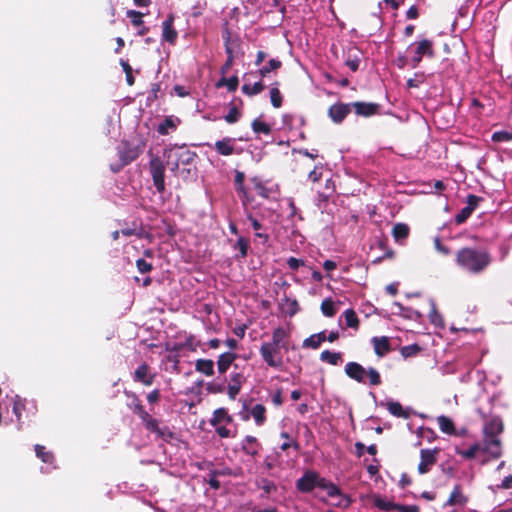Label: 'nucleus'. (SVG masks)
<instances>
[{"instance_id":"obj_1","label":"nucleus","mask_w":512,"mask_h":512,"mask_svg":"<svg viewBox=\"0 0 512 512\" xmlns=\"http://www.w3.org/2000/svg\"><path fill=\"white\" fill-rule=\"evenodd\" d=\"M456 263L471 274H480L491 263V256L486 250L465 247L456 255Z\"/></svg>"},{"instance_id":"obj_2","label":"nucleus","mask_w":512,"mask_h":512,"mask_svg":"<svg viewBox=\"0 0 512 512\" xmlns=\"http://www.w3.org/2000/svg\"><path fill=\"white\" fill-rule=\"evenodd\" d=\"M166 164L174 174L190 173V169H180L181 166L191 165L196 157V153L185 146H172L164 150Z\"/></svg>"},{"instance_id":"obj_3","label":"nucleus","mask_w":512,"mask_h":512,"mask_svg":"<svg viewBox=\"0 0 512 512\" xmlns=\"http://www.w3.org/2000/svg\"><path fill=\"white\" fill-rule=\"evenodd\" d=\"M346 375L357 381L358 383L368 384L371 386H378L381 384V377L379 372L369 367L365 369L362 365L357 362H348L345 366Z\"/></svg>"},{"instance_id":"obj_4","label":"nucleus","mask_w":512,"mask_h":512,"mask_svg":"<svg viewBox=\"0 0 512 512\" xmlns=\"http://www.w3.org/2000/svg\"><path fill=\"white\" fill-rule=\"evenodd\" d=\"M238 415L242 421L253 419L255 425L258 427L263 426L267 421L266 407L259 403L252 405V400L250 402L246 400L243 401L242 408Z\"/></svg>"},{"instance_id":"obj_5","label":"nucleus","mask_w":512,"mask_h":512,"mask_svg":"<svg viewBox=\"0 0 512 512\" xmlns=\"http://www.w3.org/2000/svg\"><path fill=\"white\" fill-rule=\"evenodd\" d=\"M407 51L411 54L410 66L412 68H416L424 56L434 57L433 42L429 39H421L410 44Z\"/></svg>"},{"instance_id":"obj_6","label":"nucleus","mask_w":512,"mask_h":512,"mask_svg":"<svg viewBox=\"0 0 512 512\" xmlns=\"http://www.w3.org/2000/svg\"><path fill=\"white\" fill-rule=\"evenodd\" d=\"M316 487L323 489L327 492V495L331 498H338V501L335 503V506L340 508H347L351 504V499L349 496L342 493L340 488L334 484L333 482L320 477L317 473Z\"/></svg>"},{"instance_id":"obj_7","label":"nucleus","mask_w":512,"mask_h":512,"mask_svg":"<svg viewBox=\"0 0 512 512\" xmlns=\"http://www.w3.org/2000/svg\"><path fill=\"white\" fill-rule=\"evenodd\" d=\"M282 349L283 348L269 342H263L260 346V355L269 367L279 369L283 366Z\"/></svg>"},{"instance_id":"obj_8","label":"nucleus","mask_w":512,"mask_h":512,"mask_svg":"<svg viewBox=\"0 0 512 512\" xmlns=\"http://www.w3.org/2000/svg\"><path fill=\"white\" fill-rule=\"evenodd\" d=\"M246 378L243 370L239 368L237 364L233 365V370L230 372L228 378H226L227 394L230 399H235L240 393V390L245 383Z\"/></svg>"},{"instance_id":"obj_9","label":"nucleus","mask_w":512,"mask_h":512,"mask_svg":"<svg viewBox=\"0 0 512 512\" xmlns=\"http://www.w3.org/2000/svg\"><path fill=\"white\" fill-rule=\"evenodd\" d=\"M145 428L154 433L158 438L163 439L165 441H169L173 438L172 431L167 426H160V423L157 419L150 416L149 413H146L145 417L140 418Z\"/></svg>"},{"instance_id":"obj_10","label":"nucleus","mask_w":512,"mask_h":512,"mask_svg":"<svg viewBox=\"0 0 512 512\" xmlns=\"http://www.w3.org/2000/svg\"><path fill=\"white\" fill-rule=\"evenodd\" d=\"M149 169L156 190L159 193H163L165 191V167L161 159L159 157L152 158L149 162Z\"/></svg>"},{"instance_id":"obj_11","label":"nucleus","mask_w":512,"mask_h":512,"mask_svg":"<svg viewBox=\"0 0 512 512\" xmlns=\"http://www.w3.org/2000/svg\"><path fill=\"white\" fill-rule=\"evenodd\" d=\"M120 162L111 164L110 168L113 172H119L124 166L132 162L138 157L136 148L131 147L128 142H123L118 151Z\"/></svg>"},{"instance_id":"obj_12","label":"nucleus","mask_w":512,"mask_h":512,"mask_svg":"<svg viewBox=\"0 0 512 512\" xmlns=\"http://www.w3.org/2000/svg\"><path fill=\"white\" fill-rule=\"evenodd\" d=\"M235 143V138L224 137L214 143V149L221 156H230L233 154L239 155L242 153V149L237 148Z\"/></svg>"},{"instance_id":"obj_13","label":"nucleus","mask_w":512,"mask_h":512,"mask_svg":"<svg viewBox=\"0 0 512 512\" xmlns=\"http://www.w3.org/2000/svg\"><path fill=\"white\" fill-rule=\"evenodd\" d=\"M437 449H422L420 451V463L418 472L420 474L428 473L431 467L436 463Z\"/></svg>"},{"instance_id":"obj_14","label":"nucleus","mask_w":512,"mask_h":512,"mask_svg":"<svg viewBox=\"0 0 512 512\" xmlns=\"http://www.w3.org/2000/svg\"><path fill=\"white\" fill-rule=\"evenodd\" d=\"M241 451L251 457L259 455L262 445L255 436L246 435L241 441Z\"/></svg>"},{"instance_id":"obj_15","label":"nucleus","mask_w":512,"mask_h":512,"mask_svg":"<svg viewBox=\"0 0 512 512\" xmlns=\"http://www.w3.org/2000/svg\"><path fill=\"white\" fill-rule=\"evenodd\" d=\"M175 17L173 14H169L168 17L162 23V40L170 44H175L178 32L175 30L174 24Z\"/></svg>"},{"instance_id":"obj_16","label":"nucleus","mask_w":512,"mask_h":512,"mask_svg":"<svg viewBox=\"0 0 512 512\" xmlns=\"http://www.w3.org/2000/svg\"><path fill=\"white\" fill-rule=\"evenodd\" d=\"M317 472L306 471L296 482V488L303 493H309L316 487Z\"/></svg>"},{"instance_id":"obj_17","label":"nucleus","mask_w":512,"mask_h":512,"mask_svg":"<svg viewBox=\"0 0 512 512\" xmlns=\"http://www.w3.org/2000/svg\"><path fill=\"white\" fill-rule=\"evenodd\" d=\"M155 379V374L151 372L150 367L143 363L141 364L133 374V380L135 382L142 383L145 386H150L153 384Z\"/></svg>"},{"instance_id":"obj_18","label":"nucleus","mask_w":512,"mask_h":512,"mask_svg":"<svg viewBox=\"0 0 512 512\" xmlns=\"http://www.w3.org/2000/svg\"><path fill=\"white\" fill-rule=\"evenodd\" d=\"M482 453L489 454L492 458H499L502 455L501 442L498 437H484Z\"/></svg>"},{"instance_id":"obj_19","label":"nucleus","mask_w":512,"mask_h":512,"mask_svg":"<svg viewBox=\"0 0 512 512\" xmlns=\"http://www.w3.org/2000/svg\"><path fill=\"white\" fill-rule=\"evenodd\" d=\"M351 104L336 103L328 110V115L335 123H341L351 111Z\"/></svg>"},{"instance_id":"obj_20","label":"nucleus","mask_w":512,"mask_h":512,"mask_svg":"<svg viewBox=\"0 0 512 512\" xmlns=\"http://www.w3.org/2000/svg\"><path fill=\"white\" fill-rule=\"evenodd\" d=\"M223 40L225 46V52L227 56L236 57L240 49V41L237 37H233L228 29L223 32Z\"/></svg>"},{"instance_id":"obj_21","label":"nucleus","mask_w":512,"mask_h":512,"mask_svg":"<svg viewBox=\"0 0 512 512\" xmlns=\"http://www.w3.org/2000/svg\"><path fill=\"white\" fill-rule=\"evenodd\" d=\"M468 496H466L463 491L462 487L460 485H455L453 487V490L450 493L449 498L444 504V507L447 506H465L468 502Z\"/></svg>"},{"instance_id":"obj_22","label":"nucleus","mask_w":512,"mask_h":512,"mask_svg":"<svg viewBox=\"0 0 512 512\" xmlns=\"http://www.w3.org/2000/svg\"><path fill=\"white\" fill-rule=\"evenodd\" d=\"M503 431V422L500 417L494 416L488 419L484 425V437H498Z\"/></svg>"},{"instance_id":"obj_23","label":"nucleus","mask_w":512,"mask_h":512,"mask_svg":"<svg viewBox=\"0 0 512 512\" xmlns=\"http://www.w3.org/2000/svg\"><path fill=\"white\" fill-rule=\"evenodd\" d=\"M251 182L253 183L258 195L265 199L270 198L278 190L277 185L268 187L259 177H253Z\"/></svg>"},{"instance_id":"obj_24","label":"nucleus","mask_w":512,"mask_h":512,"mask_svg":"<svg viewBox=\"0 0 512 512\" xmlns=\"http://www.w3.org/2000/svg\"><path fill=\"white\" fill-rule=\"evenodd\" d=\"M371 343L378 357L385 356L391 350L390 341L387 336H375L371 339Z\"/></svg>"},{"instance_id":"obj_25","label":"nucleus","mask_w":512,"mask_h":512,"mask_svg":"<svg viewBox=\"0 0 512 512\" xmlns=\"http://www.w3.org/2000/svg\"><path fill=\"white\" fill-rule=\"evenodd\" d=\"M237 355L234 352H225L217 359V370L219 374H225L234 363Z\"/></svg>"},{"instance_id":"obj_26","label":"nucleus","mask_w":512,"mask_h":512,"mask_svg":"<svg viewBox=\"0 0 512 512\" xmlns=\"http://www.w3.org/2000/svg\"><path fill=\"white\" fill-rule=\"evenodd\" d=\"M392 313L400 315V316H402L406 319H410V320H418L422 317V314L420 312H418L412 308L404 307L399 302L393 303Z\"/></svg>"},{"instance_id":"obj_27","label":"nucleus","mask_w":512,"mask_h":512,"mask_svg":"<svg viewBox=\"0 0 512 512\" xmlns=\"http://www.w3.org/2000/svg\"><path fill=\"white\" fill-rule=\"evenodd\" d=\"M351 106L354 108L357 115L365 117L374 115L378 109V105L374 103L354 102L351 103Z\"/></svg>"},{"instance_id":"obj_28","label":"nucleus","mask_w":512,"mask_h":512,"mask_svg":"<svg viewBox=\"0 0 512 512\" xmlns=\"http://www.w3.org/2000/svg\"><path fill=\"white\" fill-rule=\"evenodd\" d=\"M287 337H288V332L286 331V329L283 327H277L273 330L272 339H271V341H269V343H271L273 345H277V346L283 348L284 350H287L288 349L287 341H286Z\"/></svg>"},{"instance_id":"obj_29","label":"nucleus","mask_w":512,"mask_h":512,"mask_svg":"<svg viewBox=\"0 0 512 512\" xmlns=\"http://www.w3.org/2000/svg\"><path fill=\"white\" fill-rule=\"evenodd\" d=\"M455 452L457 455L471 460L480 455L482 453V445L480 443H474L470 445L467 449H461L459 447L455 448Z\"/></svg>"},{"instance_id":"obj_30","label":"nucleus","mask_w":512,"mask_h":512,"mask_svg":"<svg viewBox=\"0 0 512 512\" xmlns=\"http://www.w3.org/2000/svg\"><path fill=\"white\" fill-rule=\"evenodd\" d=\"M179 123L180 120L177 117L168 116L158 124L157 131L161 135H167L170 131L175 130Z\"/></svg>"},{"instance_id":"obj_31","label":"nucleus","mask_w":512,"mask_h":512,"mask_svg":"<svg viewBox=\"0 0 512 512\" xmlns=\"http://www.w3.org/2000/svg\"><path fill=\"white\" fill-rule=\"evenodd\" d=\"M437 423L439 425L440 430L443 433H446L449 435H460V433L456 432L454 423L449 417H447L445 415H440L437 417ZM463 433H464V430L461 431V434H463Z\"/></svg>"},{"instance_id":"obj_32","label":"nucleus","mask_w":512,"mask_h":512,"mask_svg":"<svg viewBox=\"0 0 512 512\" xmlns=\"http://www.w3.org/2000/svg\"><path fill=\"white\" fill-rule=\"evenodd\" d=\"M232 422V417L228 414L226 409L218 408L214 411L212 418L210 419V424L212 426L222 425V424H230Z\"/></svg>"},{"instance_id":"obj_33","label":"nucleus","mask_w":512,"mask_h":512,"mask_svg":"<svg viewBox=\"0 0 512 512\" xmlns=\"http://www.w3.org/2000/svg\"><path fill=\"white\" fill-rule=\"evenodd\" d=\"M244 179H245L244 173L240 172V171H237L236 174H235V187H236V191L238 192V194L242 198L243 203L246 204L247 202H250L251 199L249 198L248 192H247V190H246V188L244 186Z\"/></svg>"},{"instance_id":"obj_34","label":"nucleus","mask_w":512,"mask_h":512,"mask_svg":"<svg viewBox=\"0 0 512 512\" xmlns=\"http://www.w3.org/2000/svg\"><path fill=\"white\" fill-rule=\"evenodd\" d=\"M195 370L206 376H213L214 362L210 359H198L195 362Z\"/></svg>"},{"instance_id":"obj_35","label":"nucleus","mask_w":512,"mask_h":512,"mask_svg":"<svg viewBox=\"0 0 512 512\" xmlns=\"http://www.w3.org/2000/svg\"><path fill=\"white\" fill-rule=\"evenodd\" d=\"M387 410L396 417H401L407 419L409 417V411L405 410L399 402L396 401H387L386 403Z\"/></svg>"},{"instance_id":"obj_36","label":"nucleus","mask_w":512,"mask_h":512,"mask_svg":"<svg viewBox=\"0 0 512 512\" xmlns=\"http://www.w3.org/2000/svg\"><path fill=\"white\" fill-rule=\"evenodd\" d=\"M127 395L132 398L131 402L128 404L129 409L137 414L139 418L145 417L148 412L144 409L138 396L135 393H127Z\"/></svg>"},{"instance_id":"obj_37","label":"nucleus","mask_w":512,"mask_h":512,"mask_svg":"<svg viewBox=\"0 0 512 512\" xmlns=\"http://www.w3.org/2000/svg\"><path fill=\"white\" fill-rule=\"evenodd\" d=\"M320 360L330 365H338L342 362V354L340 352H333L330 350H324L320 354Z\"/></svg>"},{"instance_id":"obj_38","label":"nucleus","mask_w":512,"mask_h":512,"mask_svg":"<svg viewBox=\"0 0 512 512\" xmlns=\"http://www.w3.org/2000/svg\"><path fill=\"white\" fill-rule=\"evenodd\" d=\"M207 391L209 393L218 394V393H227V384H226V378L220 379L216 378L213 381L207 383L206 387Z\"/></svg>"},{"instance_id":"obj_39","label":"nucleus","mask_w":512,"mask_h":512,"mask_svg":"<svg viewBox=\"0 0 512 512\" xmlns=\"http://www.w3.org/2000/svg\"><path fill=\"white\" fill-rule=\"evenodd\" d=\"M247 219L250 221L251 226L255 231V236L261 239L263 243H267L269 240V235L260 231L262 229V224L256 218H254L251 213L247 215Z\"/></svg>"},{"instance_id":"obj_40","label":"nucleus","mask_w":512,"mask_h":512,"mask_svg":"<svg viewBox=\"0 0 512 512\" xmlns=\"http://www.w3.org/2000/svg\"><path fill=\"white\" fill-rule=\"evenodd\" d=\"M373 503L379 510L386 512L394 511L396 507V503L381 496L375 497Z\"/></svg>"},{"instance_id":"obj_41","label":"nucleus","mask_w":512,"mask_h":512,"mask_svg":"<svg viewBox=\"0 0 512 512\" xmlns=\"http://www.w3.org/2000/svg\"><path fill=\"white\" fill-rule=\"evenodd\" d=\"M430 306H431V311L429 313V320H430V322L433 325H435L436 327L443 328L444 327L443 318L440 315V313L437 311L436 304H435L434 300H432V299L430 300Z\"/></svg>"},{"instance_id":"obj_42","label":"nucleus","mask_w":512,"mask_h":512,"mask_svg":"<svg viewBox=\"0 0 512 512\" xmlns=\"http://www.w3.org/2000/svg\"><path fill=\"white\" fill-rule=\"evenodd\" d=\"M264 89V85L261 81H257L254 84L245 83L242 86V92L248 96H253L261 93Z\"/></svg>"},{"instance_id":"obj_43","label":"nucleus","mask_w":512,"mask_h":512,"mask_svg":"<svg viewBox=\"0 0 512 512\" xmlns=\"http://www.w3.org/2000/svg\"><path fill=\"white\" fill-rule=\"evenodd\" d=\"M252 130L256 134L269 135L271 133V127L259 118H256L251 124Z\"/></svg>"},{"instance_id":"obj_44","label":"nucleus","mask_w":512,"mask_h":512,"mask_svg":"<svg viewBox=\"0 0 512 512\" xmlns=\"http://www.w3.org/2000/svg\"><path fill=\"white\" fill-rule=\"evenodd\" d=\"M344 318L346 326L355 330L359 327V319L353 309H347L344 311Z\"/></svg>"},{"instance_id":"obj_45","label":"nucleus","mask_w":512,"mask_h":512,"mask_svg":"<svg viewBox=\"0 0 512 512\" xmlns=\"http://www.w3.org/2000/svg\"><path fill=\"white\" fill-rule=\"evenodd\" d=\"M270 101L275 108H279L282 105L283 97L277 82L270 88Z\"/></svg>"},{"instance_id":"obj_46","label":"nucleus","mask_w":512,"mask_h":512,"mask_svg":"<svg viewBox=\"0 0 512 512\" xmlns=\"http://www.w3.org/2000/svg\"><path fill=\"white\" fill-rule=\"evenodd\" d=\"M282 63L278 59H270L267 65H264L259 69V75L266 77L271 71H275L281 67Z\"/></svg>"},{"instance_id":"obj_47","label":"nucleus","mask_w":512,"mask_h":512,"mask_svg":"<svg viewBox=\"0 0 512 512\" xmlns=\"http://www.w3.org/2000/svg\"><path fill=\"white\" fill-rule=\"evenodd\" d=\"M392 234L395 240L404 239L409 234V227L404 223H397L393 227Z\"/></svg>"},{"instance_id":"obj_48","label":"nucleus","mask_w":512,"mask_h":512,"mask_svg":"<svg viewBox=\"0 0 512 512\" xmlns=\"http://www.w3.org/2000/svg\"><path fill=\"white\" fill-rule=\"evenodd\" d=\"M35 452L37 457H39L45 463H52L54 460V456L51 452L45 451V447L39 444L35 445Z\"/></svg>"},{"instance_id":"obj_49","label":"nucleus","mask_w":512,"mask_h":512,"mask_svg":"<svg viewBox=\"0 0 512 512\" xmlns=\"http://www.w3.org/2000/svg\"><path fill=\"white\" fill-rule=\"evenodd\" d=\"M238 83V77L231 76L230 78H221L217 83V87L226 86L229 91H235L238 87Z\"/></svg>"},{"instance_id":"obj_50","label":"nucleus","mask_w":512,"mask_h":512,"mask_svg":"<svg viewBox=\"0 0 512 512\" xmlns=\"http://www.w3.org/2000/svg\"><path fill=\"white\" fill-rule=\"evenodd\" d=\"M280 436H281V438L285 439V441L280 446V449L282 451H286L290 447H293L295 451L299 450V448H300L299 444L295 440L291 439L287 432H284V431L281 432Z\"/></svg>"},{"instance_id":"obj_51","label":"nucleus","mask_w":512,"mask_h":512,"mask_svg":"<svg viewBox=\"0 0 512 512\" xmlns=\"http://www.w3.org/2000/svg\"><path fill=\"white\" fill-rule=\"evenodd\" d=\"M321 311L326 317H333L336 313L334 302L330 299H324L321 303Z\"/></svg>"},{"instance_id":"obj_52","label":"nucleus","mask_w":512,"mask_h":512,"mask_svg":"<svg viewBox=\"0 0 512 512\" xmlns=\"http://www.w3.org/2000/svg\"><path fill=\"white\" fill-rule=\"evenodd\" d=\"M492 141L494 142H510L512 141V132L509 131H496L492 134Z\"/></svg>"},{"instance_id":"obj_53","label":"nucleus","mask_w":512,"mask_h":512,"mask_svg":"<svg viewBox=\"0 0 512 512\" xmlns=\"http://www.w3.org/2000/svg\"><path fill=\"white\" fill-rule=\"evenodd\" d=\"M24 409V401L16 396L13 404V413L17 418V422L19 423V429L21 428V411Z\"/></svg>"},{"instance_id":"obj_54","label":"nucleus","mask_w":512,"mask_h":512,"mask_svg":"<svg viewBox=\"0 0 512 512\" xmlns=\"http://www.w3.org/2000/svg\"><path fill=\"white\" fill-rule=\"evenodd\" d=\"M235 248L239 250L240 256L245 258L248 253L249 242L244 237L240 236L236 241Z\"/></svg>"},{"instance_id":"obj_55","label":"nucleus","mask_w":512,"mask_h":512,"mask_svg":"<svg viewBox=\"0 0 512 512\" xmlns=\"http://www.w3.org/2000/svg\"><path fill=\"white\" fill-rule=\"evenodd\" d=\"M127 17L131 19V23L133 24V26L139 27L143 25V13L135 10H128Z\"/></svg>"},{"instance_id":"obj_56","label":"nucleus","mask_w":512,"mask_h":512,"mask_svg":"<svg viewBox=\"0 0 512 512\" xmlns=\"http://www.w3.org/2000/svg\"><path fill=\"white\" fill-rule=\"evenodd\" d=\"M419 351H420V347L417 344L403 346L400 350L401 355L404 358L415 356V355H417V353H419Z\"/></svg>"},{"instance_id":"obj_57","label":"nucleus","mask_w":512,"mask_h":512,"mask_svg":"<svg viewBox=\"0 0 512 512\" xmlns=\"http://www.w3.org/2000/svg\"><path fill=\"white\" fill-rule=\"evenodd\" d=\"M227 424L217 425L215 427V431L220 438H233L235 437V432L231 431L226 427Z\"/></svg>"},{"instance_id":"obj_58","label":"nucleus","mask_w":512,"mask_h":512,"mask_svg":"<svg viewBox=\"0 0 512 512\" xmlns=\"http://www.w3.org/2000/svg\"><path fill=\"white\" fill-rule=\"evenodd\" d=\"M425 80V76L423 73H416L414 78H409L407 80L408 88H417L419 87Z\"/></svg>"},{"instance_id":"obj_59","label":"nucleus","mask_w":512,"mask_h":512,"mask_svg":"<svg viewBox=\"0 0 512 512\" xmlns=\"http://www.w3.org/2000/svg\"><path fill=\"white\" fill-rule=\"evenodd\" d=\"M472 214L470 207H464L461 211L455 216V222L457 224L464 223Z\"/></svg>"},{"instance_id":"obj_60","label":"nucleus","mask_w":512,"mask_h":512,"mask_svg":"<svg viewBox=\"0 0 512 512\" xmlns=\"http://www.w3.org/2000/svg\"><path fill=\"white\" fill-rule=\"evenodd\" d=\"M239 117H240V113H239L238 109L235 106H233L229 109L228 113L225 115L224 118H225L226 122L233 124L239 120Z\"/></svg>"},{"instance_id":"obj_61","label":"nucleus","mask_w":512,"mask_h":512,"mask_svg":"<svg viewBox=\"0 0 512 512\" xmlns=\"http://www.w3.org/2000/svg\"><path fill=\"white\" fill-rule=\"evenodd\" d=\"M121 63V66L126 74V81L128 83V85H133L134 84V77L132 75V68L131 66L128 64V62L124 61V60H121L120 61Z\"/></svg>"},{"instance_id":"obj_62","label":"nucleus","mask_w":512,"mask_h":512,"mask_svg":"<svg viewBox=\"0 0 512 512\" xmlns=\"http://www.w3.org/2000/svg\"><path fill=\"white\" fill-rule=\"evenodd\" d=\"M320 345L321 344H320L319 340L316 338L315 334L309 336L308 338H306L303 341L304 348L317 349V348H319Z\"/></svg>"},{"instance_id":"obj_63","label":"nucleus","mask_w":512,"mask_h":512,"mask_svg":"<svg viewBox=\"0 0 512 512\" xmlns=\"http://www.w3.org/2000/svg\"><path fill=\"white\" fill-rule=\"evenodd\" d=\"M511 487H512V475H508V476L504 477V479L502 480V482L500 484L496 485L495 487H490V489L493 492H496L499 489H510Z\"/></svg>"},{"instance_id":"obj_64","label":"nucleus","mask_w":512,"mask_h":512,"mask_svg":"<svg viewBox=\"0 0 512 512\" xmlns=\"http://www.w3.org/2000/svg\"><path fill=\"white\" fill-rule=\"evenodd\" d=\"M395 510L398 512H419V507L416 505H404L396 503Z\"/></svg>"}]
</instances>
